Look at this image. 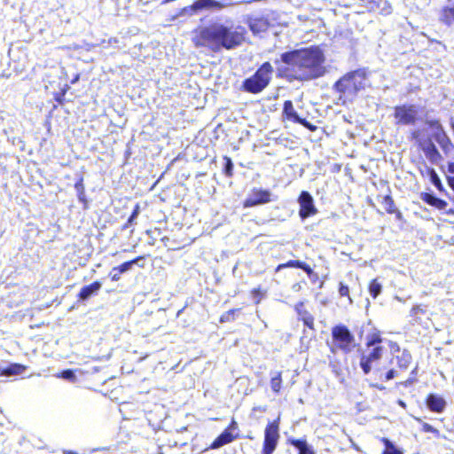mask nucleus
<instances>
[{
    "label": "nucleus",
    "mask_w": 454,
    "mask_h": 454,
    "mask_svg": "<svg viewBox=\"0 0 454 454\" xmlns=\"http://www.w3.org/2000/svg\"><path fill=\"white\" fill-rule=\"evenodd\" d=\"M427 173L431 184L440 192L443 191L442 181L434 168L427 167Z\"/></svg>",
    "instance_id": "nucleus-25"
},
{
    "label": "nucleus",
    "mask_w": 454,
    "mask_h": 454,
    "mask_svg": "<svg viewBox=\"0 0 454 454\" xmlns=\"http://www.w3.org/2000/svg\"><path fill=\"white\" fill-rule=\"evenodd\" d=\"M226 429H230V432L233 433V431L238 429L237 422L234 419H232L231 424L229 425V427Z\"/></svg>",
    "instance_id": "nucleus-50"
},
{
    "label": "nucleus",
    "mask_w": 454,
    "mask_h": 454,
    "mask_svg": "<svg viewBox=\"0 0 454 454\" xmlns=\"http://www.w3.org/2000/svg\"><path fill=\"white\" fill-rule=\"evenodd\" d=\"M78 79H79V75L77 74V75L73 79L72 83L76 82L78 81Z\"/></svg>",
    "instance_id": "nucleus-62"
},
{
    "label": "nucleus",
    "mask_w": 454,
    "mask_h": 454,
    "mask_svg": "<svg viewBox=\"0 0 454 454\" xmlns=\"http://www.w3.org/2000/svg\"><path fill=\"white\" fill-rule=\"evenodd\" d=\"M247 23L254 35L266 31L270 26L269 20L263 17H249Z\"/></svg>",
    "instance_id": "nucleus-15"
},
{
    "label": "nucleus",
    "mask_w": 454,
    "mask_h": 454,
    "mask_svg": "<svg viewBox=\"0 0 454 454\" xmlns=\"http://www.w3.org/2000/svg\"><path fill=\"white\" fill-rule=\"evenodd\" d=\"M383 11L386 12V14H389L392 12V8L390 5H388L387 8H384Z\"/></svg>",
    "instance_id": "nucleus-58"
},
{
    "label": "nucleus",
    "mask_w": 454,
    "mask_h": 454,
    "mask_svg": "<svg viewBox=\"0 0 454 454\" xmlns=\"http://www.w3.org/2000/svg\"><path fill=\"white\" fill-rule=\"evenodd\" d=\"M282 378L281 372H277L275 376L271 377L270 380V387L273 392L278 393L281 388Z\"/></svg>",
    "instance_id": "nucleus-34"
},
{
    "label": "nucleus",
    "mask_w": 454,
    "mask_h": 454,
    "mask_svg": "<svg viewBox=\"0 0 454 454\" xmlns=\"http://www.w3.org/2000/svg\"><path fill=\"white\" fill-rule=\"evenodd\" d=\"M337 349H339V348H337V347L335 346V343H333H333L330 345V350H331V352H332L333 354H335V353H336V351H337Z\"/></svg>",
    "instance_id": "nucleus-53"
},
{
    "label": "nucleus",
    "mask_w": 454,
    "mask_h": 454,
    "mask_svg": "<svg viewBox=\"0 0 454 454\" xmlns=\"http://www.w3.org/2000/svg\"><path fill=\"white\" fill-rule=\"evenodd\" d=\"M372 386L376 387V388H378V389H380V390L385 389V387L382 384H380V383H375V384H372Z\"/></svg>",
    "instance_id": "nucleus-56"
},
{
    "label": "nucleus",
    "mask_w": 454,
    "mask_h": 454,
    "mask_svg": "<svg viewBox=\"0 0 454 454\" xmlns=\"http://www.w3.org/2000/svg\"><path fill=\"white\" fill-rule=\"evenodd\" d=\"M199 12V10H197V7H195V1L192 3V4L189 5V6H185L184 7L181 11H180V15L181 16H192L194 14H196L197 12Z\"/></svg>",
    "instance_id": "nucleus-38"
},
{
    "label": "nucleus",
    "mask_w": 454,
    "mask_h": 454,
    "mask_svg": "<svg viewBox=\"0 0 454 454\" xmlns=\"http://www.w3.org/2000/svg\"><path fill=\"white\" fill-rule=\"evenodd\" d=\"M26 370V366L21 364H10L6 366H0V376H15L21 374Z\"/></svg>",
    "instance_id": "nucleus-21"
},
{
    "label": "nucleus",
    "mask_w": 454,
    "mask_h": 454,
    "mask_svg": "<svg viewBox=\"0 0 454 454\" xmlns=\"http://www.w3.org/2000/svg\"><path fill=\"white\" fill-rule=\"evenodd\" d=\"M283 114L284 116L292 121L294 123H298L307 128L309 130H315L316 126L307 121L305 118H301L299 116L297 112L294 108L293 102L291 100H286L283 106Z\"/></svg>",
    "instance_id": "nucleus-12"
},
{
    "label": "nucleus",
    "mask_w": 454,
    "mask_h": 454,
    "mask_svg": "<svg viewBox=\"0 0 454 454\" xmlns=\"http://www.w3.org/2000/svg\"><path fill=\"white\" fill-rule=\"evenodd\" d=\"M267 410L266 406H255L253 408V412L259 411V412H265Z\"/></svg>",
    "instance_id": "nucleus-51"
},
{
    "label": "nucleus",
    "mask_w": 454,
    "mask_h": 454,
    "mask_svg": "<svg viewBox=\"0 0 454 454\" xmlns=\"http://www.w3.org/2000/svg\"><path fill=\"white\" fill-rule=\"evenodd\" d=\"M395 358L397 364L401 369H407L412 360L411 354L407 349H403L401 355H396Z\"/></svg>",
    "instance_id": "nucleus-23"
},
{
    "label": "nucleus",
    "mask_w": 454,
    "mask_h": 454,
    "mask_svg": "<svg viewBox=\"0 0 454 454\" xmlns=\"http://www.w3.org/2000/svg\"><path fill=\"white\" fill-rule=\"evenodd\" d=\"M271 201V192L269 190L254 188L243 202L244 207H253Z\"/></svg>",
    "instance_id": "nucleus-10"
},
{
    "label": "nucleus",
    "mask_w": 454,
    "mask_h": 454,
    "mask_svg": "<svg viewBox=\"0 0 454 454\" xmlns=\"http://www.w3.org/2000/svg\"><path fill=\"white\" fill-rule=\"evenodd\" d=\"M272 72L273 68L270 63L264 62L252 76L243 81L242 90L253 94L262 92L269 85Z\"/></svg>",
    "instance_id": "nucleus-4"
},
{
    "label": "nucleus",
    "mask_w": 454,
    "mask_h": 454,
    "mask_svg": "<svg viewBox=\"0 0 454 454\" xmlns=\"http://www.w3.org/2000/svg\"><path fill=\"white\" fill-rule=\"evenodd\" d=\"M427 406L430 411L441 413L446 407V401L437 394H429L427 397Z\"/></svg>",
    "instance_id": "nucleus-16"
},
{
    "label": "nucleus",
    "mask_w": 454,
    "mask_h": 454,
    "mask_svg": "<svg viewBox=\"0 0 454 454\" xmlns=\"http://www.w3.org/2000/svg\"><path fill=\"white\" fill-rule=\"evenodd\" d=\"M426 123L430 129H434V131H440L441 129H443V127L439 120H427Z\"/></svg>",
    "instance_id": "nucleus-40"
},
{
    "label": "nucleus",
    "mask_w": 454,
    "mask_h": 454,
    "mask_svg": "<svg viewBox=\"0 0 454 454\" xmlns=\"http://www.w3.org/2000/svg\"><path fill=\"white\" fill-rule=\"evenodd\" d=\"M309 279H310L313 283H315V282L317 280V278H318V275H317V273H316V277H309Z\"/></svg>",
    "instance_id": "nucleus-60"
},
{
    "label": "nucleus",
    "mask_w": 454,
    "mask_h": 454,
    "mask_svg": "<svg viewBox=\"0 0 454 454\" xmlns=\"http://www.w3.org/2000/svg\"><path fill=\"white\" fill-rule=\"evenodd\" d=\"M433 137L441 146L444 153L447 154L454 149V145L444 129H441L440 131H434Z\"/></svg>",
    "instance_id": "nucleus-17"
},
{
    "label": "nucleus",
    "mask_w": 454,
    "mask_h": 454,
    "mask_svg": "<svg viewBox=\"0 0 454 454\" xmlns=\"http://www.w3.org/2000/svg\"><path fill=\"white\" fill-rule=\"evenodd\" d=\"M366 82V73L364 70L357 69L351 71L333 84V90L345 96H354L359 90L364 89Z\"/></svg>",
    "instance_id": "nucleus-3"
},
{
    "label": "nucleus",
    "mask_w": 454,
    "mask_h": 454,
    "mask_svg": "<svg viewBox=\"0 0 454 454\" xmlns=\"http://www.w3.org/2000/svg\"><path fill=\"white\" fill-rule=\"evenodd\" d=\"M332 339L335 346L345 354L350 353L356 347L354 334L344 325H338L332 328Z\"/></svg>",
    "instance_id": "nucleus-5"
},
{
    "label": "nucleus",
    "mask_w": 454,
    "mask_h": 454,
    "mask_svg": "<svg viewBox=\"0 0 454 454\" xmlns=\"http://www.w3.org/2000/svg\"><path fill=\"white\" fill-rule=\"evenodd\" d=\"M291 444L298 450V454H315L313 448L304 439H292Z\"/></svg>",
    "instance_id": "nucleus-22"
},
{
    "label": "nucleus",
    "mask_w": 454,
    "mask_h": 454,
    "mask_svg": "<svg viewBox=\"0 0 454 454\" xmlns=\"http://www.w3.org/2000/svg\"><path fill=\"white\" fill-rule=\"evenodd\" d=\"M424 200L439 209H444L447 206V202L445 200L432 194H426Z\"/></svg>",
    "instance_id": "nucleus-27"
},
{
    "label": "nucleus",
    "mask_w": 454,
    "mask_h": 454,
    "mask_svg": "<svg viewBox=\"0 0 454 454\" xmlns=\"http://www.w3.org/2000/svg\"><path fill=\"white\" fill-rule=\"evenodd\" d=\"M372 374L375 376L376 380L385 382L394 379L396 376V371L390 369L386 373H383L380 368H375Z\"/></svg>",
    "instance_id": "nucleus-24"
},
{
    "label": "nucleus",
    "mask_w": 454,
    "mask_h": 454,
    "mask_svg": "<svg viewBox=\"0 0 454 454\" xmlns=\"http://www.w3.org/2000/svg\"><path fill=\"white\" fill-rule=\"evenodd\" d=\"M325 60V54L317 46L292 50L280 55V62L285 66L278 67V72L280 76L290 81H311L324 76L326 73ZM278 63L279 60L276 59L275 64Z\"/></svg>",
    "instance_id": "nucleus-1"
},
{
    "label": "nucleus",
    "mask_w": 454,
    "mask_h": 454,
    "mask_svg": "<svg viewBox=\"0 0 454 454\" xmlns=\"http://www.w3.org/2000/svg\"><path fill=\"white\" fill-rule=\"evenodd\" d=\"M383 339L381 338L380 334L379 333H373L372 334H369L366 339V346L368 348L370 347H376L380 346L379 344L381 343Z\"/></svg>",
    "instance_id": "nucleus-32"
},
{
    "label": "nucleus",
    "mask_w": 454,
    "mask_h": 454,
    "mask_svg": "<svg viewBox=\"0 0 454 454\" xmlns=\"http://www.w3.org/2000/svg\"><path fill=\"white\" fill-rule=\"evenodd\" d=\"M417 374V368H414L411 372V377L405 381V386H410L414 382V376Z\"/></svg>",
    "instance_id": "nucleus-48"
},
{
    "label": "nucleus",
    "mask_w": 454,
    "mask_h": 454,
    "mask_svg": "<svg viewBox=\"0 0 454 454\" xmlns=\"http://www.w3.org/2000/svg\"><path fill=\"white\" fill-rule=\"evenodd\" d=\"M223 160H224V163H223V173L226 176H231L233 175V162H232V160L228 157V156H224L223 157Z\"/></svg>",
    "instance_id": "nucleus-36"
},
{
    "label": "nucleus",
    "mask_w": 454,
    "mask_h": 454,
    "mask_svg": "<svg viewBox=\"0 0 454 454\" xmlns=\"http://www.w3.org/2000/svg\"><path fill=\"white\" fill-rule=\"evenodd\" d=\"M422 430L425 433H433L437 436L439 435V430L434 428L433 426H431L430 424H428L427 422L422 423Z\"/></svg>",
    "instance_id": "nucleus-42"
},
{
    "label": "nucleus",
    "mask_w": 454,
    "mask_h": 454,
    "mask_svg": "<svg viewBox=\"0 0 454 454\" xmlns=\"http://www.w3.org/2000/svg\"><path fill=\"white\" fill-rule=\"evenodd\" d=\"M74 189L77 192V197L80 202L84 204L87 203V199L85 195V187L83 184V178L80 177L79 180L74 184Z\"/></svg>",
    "instance_id": "nucleus-29"
},
{
    "label": "nucleus",
    "mask_w": 454,
    "mask_h": 454,
    "mask_svg": "<svg viewBox=\"0 0 454 454\" xmlns=\"http://www.w3.org/2000/svg\"><path fill=\"white\" fill-rule=\"evenodd\" d=\"M298 320L302 321L308 328L314 330V317L308 310L298 316Z\"/></svg>",
    "instance_id": "nucleus-30"
},
{
    "label": "nucleus",
    "mask_w": 454,
    "mask_h": 454,
    "mask_svg": "<svg viewBox=\"0 0 454 454\" xmlns=\"http://www.w3.org/2000/svg\"><path fill=\"white\" fill-rule=\"evenodd\" d=\"M121 273H119V271H111L110 273V277H111V279L112 281H118L121 278Z\"/></svg>",
    "instance_id": "nucleus-49"
},
{
    "label": "nucleus",
    "mask_w": 454,
    "mask_h": 454,
    "mask_svg": "<svg viewBox=\"0 0 454 454\" xmlns=\"http://www.w3.org/2000/svg\"><path fill=\"white\" fill-rule=\"evenodd\" d=\"M421 148L426 157L432 164H438L442 160V156L432 140L428 139L426 141Z\"/></svg>",
    "instance_id": "nucleus-13"
},
{
    "label": "nucleus",
    "mask_w": 454,
    "mask_h": 454,
    "mask_svg": "<svg viewBox=\"0 0 454 454\" xmlns=\"http://www.w3.org/2000/svg\"><path fill=\"white\" fill-rule=\"evenodd\" d=\"M298 204L300 206L299 216L303 221L317 213V208L315 206L312 195L307 192L302 191L298 198Z\"/></svg>",
    "instance_id": "nucleus-9"
},
{
    "label": "nucleus",
    "mask_w": 454,
    "mask_h": 454,
    "mask_svg": "<svg viewBox=\"0 0 454 454\" xmlns=\"http://www.w3.org/2000/svg\"><path fill=\"white\" fill-rule=\"evenodd\" d=\"M239 309H230L229 311H227L224 314H223L221 316V318H220L221 322H229L231 320H233L234 319V314Z\"/></svg>",
    "instance_id": "nucleus-41"
},
{
    "label": "nucleus",
    "mask_w": 454,
    "mask_h": 454,
    "mask_svg": "<svg viewBox=\"0 0 454 454\" xmlns=\"http://www.w3.org/2000/svg\"><path fill=\"white\" fill-rule=\"evenodd\" d=\"M303 262H304L300 261V260H289L288 262H286L285 263L279 264L277 267L276 271H279L280 270H282L284 268H297V269H301L302 264H303Z\"/></svg>",
    "instance_id": "nucleus-35"
},
{
    "label": "nucleus",
    "mask_w": 454,
    "mask_h": 454,
    "mask_svg": "<svg viewBox=\"0 0 454 454\" xmlns=\"http://www.w3.org/2000/svg\"><path fill=\"white\" fill-rule=\"evenodd\" d=\"M247 29L241 25L230 26L215 22L199 30L195 44L207 47L213 52L231 51L239 47L246 40Z\"/></svg>",
    "instance_id": "nucleus-2"
},
{
    "label": "nucleus",
    "mask_w": 454,
    "mask_h": 454,
    "mask_svg": "<svg viewBox=\"0 0 454 454\" xmlns=\"http://www.w3.org/2000/svg\"><path fill=\"white\" fill-rule=\"evenodd\" d=\"M382 205L387 213L393 214V213L396 212V209L395 207L394 200L392 199V197L390 195H386L383 198Z\"/></svg>",
    "instance_id": "nucleus-33"
},
{
    "label": "nucleus",
    "mask_w": 454,
    "mask_h": 454,
    "mask_svg": "<svg viewBox=\"0 0 454 454\" xmlns=\"http://www.w3.org/2000/svg\"><path fill=\"white\" fill-rule=\"evenodd\" d=\"M61 379H64L66 380H68L70 382H74L76 380V374L75 372L72 369H66L63 370L59 376Z\"/></svg>",
    "instance_id": "nucleus-37"
},
{
    "label": "nucleus",
    "mask_w": 454,
    "mask_h": 454,
    "mask_svg": "<svg viewBox=\"0 0 454 454\" xmlns=\"http://www.w3.org/2000/svg\"><path fill=\"white\" fill-rule=\"evenodd\" d=\"M137 215H136L135 214L131 213V215L128 218L129 223H134L135 221L137 220Z\"/></svg>",
    "instance_id": "nucleus-52"
},
{
    "label": "nucleus",
    "mask_w": 454,
    "mask_h": 454,
    "mask_svg": "<svg viewBox=\"0 0 454 454\" xmlns=\"http://www.w3.org/2000/svg\"><path fill=\"white\" fill-rule=\"evenodd\" d=\"M102 283L100 281H94L93 283L82 287L78 294L79 301H85L91 296L96 295L101 289Z\"/></svg>",
    "instance_id": "nucleus-18"
},
{
    "label": "nucleus",
    "mask_w": 454,
    "mask_h": 454,
    "mask_svg": "<svg viewBox=\"0 0 454 454\" xmlns=\"http://www.w3.org/2000/svg\"><path fill=\"white\" fill-rule=\"evenodd\" d=\"M397 215V217H398V218H400V217H401V215H402L401 212H400V211H397V215Z\"/></svg>",
    "instance_id": "nucleus-64"
},
{
    "label": "nucleus",
    "mask_w": 454,
    "mask_h": 454,
    "mask_svg": "<svg viewBox=\"0 0 454 454\" xmlns=\"http://www.w3.org/2000/svg\"><path fill=\"white\" fill-rule=\"evenodd\" d=\"M231 4L226 1H217V0H196L195 7L197 10H208V11H220Z\"/></svg>",
    "instance_id": "nucleus-14"
},
{
    "label": "nucleus",
    "mask_w": 454,
    "mask_h": 454,
    "mask_svg": "<svg viewBox=\"0 0 454 454\" xmlns=\"http://www.w3.org/2000/svg\"><path fill=\"white\" fill-rule=\"evenodd\" d=\"M301 287V286L299 283H295L293 285L292 289L295 292H298V291H300Z\"/></svg>",
    "instance_id": "nucleus-54"
},
{
    "label": "nucleus",
    "mask_w": 454,
    "mask_h": 454,
    "mask_svg": "<svg viewBox=\"0 0 454 454\" xmlns=\"http://www.w3.org/2000/svg\"><path fill=\"white\" fill-rule=\"evenodd\" d=\"M382 291V286L378 279H372L369 285V293L372 298H377Z\"/></svg>",
    "instance_id": "nucleus-31"
},
{
    "label": "nucleus",
    "mask_w": 454,
    "mask_h": 454,
    "mask_svg": "<svg viewBox=\"0 0 454 454\" xmlns=\"http://www.w3.org/2000/svg\"><path fill=\"white\" fill-rule=\"evenodd\" d=\"M304 302L299 301L294 306V310L296 311L297 315L300 316L302 312H304L306 309L303 308Z\"/></svg>",
    "instance_id": "nucleus-47"
},
{
    "label": "nucleus",
    "mask_w": 454,
    "mask_h": 454,
    "mask_svg": "<svg viewBox=\"0 0 454 454\" xmlns=\"http://www.w3.org/2000/svg\"><path fill=\"white\" fill-rule=\"evenodd\" d=\"M238 434H234L230 429H224L211 443V449H219L238 438Z\"/></svg>",
    "instance_id": "nucleus-19"
},
{
    "label": "nucleus",
    "mask_w": 454,
    "mask_h": 454,
    "mask_svg": "<svg viewBox=\"0 0 454 454\" xmlns=\"http://www.w3.org/2000/svg\"><path fill=\"white\" fill-rule=\"evenodd\" d=\"M388 347L390 348V352L392 353V355L402 352L400 346L395 341L389 340Z\"/></svg>",
    "instance_id": "nucleus-46"
},
{
    "label": "nucleus",
    "mask_w": 454,
    "mask_h": 454,
    "mask_svg": "<svg viewBox=\"0 0 454 454\" xmlns=\"http://www.w3.org/2000/svg\"><path fill=\"white\" fill-rule=\"evenodd\" d=\"M301 270H302L308 275V277H316V272L306 262H303Z\"/></svg>",
    "instance_id": "nucleus-45"
},
{
    "label": "nucleus",
    "mask_w": 454,
    "mask_h": 454,
    "mask_svg": "<svg viewBox=\"0 0 454 454\" xmlns=\"http://www.w3.org/2000/svg\"><path fill=\"white\" fill-rule=\"evenodd\" d=\"M139 212H140V207H139V205H137H137L135 206V207H134V209H133L132 213L138 216Z\"/></svg>",
    "instance_id": "nucleus-55"
},
{
    "label": "nucleus",
    "mask_w": 454,
    "mask_h": 454,
    "mask_svg": "<svg viewBox=\"0 0 454 454\" xmlns=\"http://www.w3.org/2000/svg\"><path fill=\"white\" fill-rule=\"evenodd\" d=\"M132 224L133 223H129V220H128L127 223L123 225V229H127V228H129Z\"/></svg>",
    "instance_id": "nucleus-61"
},
{
    "label": "nucleus",
    "mask_w": 454,
    "mask_h": 454,
    "mask_svg": "<svg viewBox=\"0 0 454 454\" xmlns=\"http://www.w3.org/2000/svg\"><path fill=\"white\" fill-rule=\"evenodd\" d=\"M426 309H423L420 305H415L410 311V316L412 317H416L418 314H425Z\"/></svg>",
    "instance_id": "nucleus-44"
},
{
    "label": "nucleus",
    "mask_w": 454,
    "mask_h": 454,
    "mask_svg": "<svg viewBox=\"0 0 454 454\" xmlns=\"http://www.w3.org/2000/svg\"><path fill=\"white\" fill-rule=\"evenodd\" d=\"M278 420L270 422L264 430L263 446L261 454H272L277 448L279 438Z\"/></svg>",
    "instance_id": "nucleus-7"
},
{
    "label": "nucleus",
    "mask_w": 454,
    "mask_h": 454,
    "mask_svg": "<svg viewBox=\"0 0 454 454\" xmlns=\"http://www.w3.org/2000/svg\"><path fill=\"white\" fill-rule=\"evenodd\" d=\"M339 294L340 296H347L348 298L349 303H352L353 301L349 296V288L347 285L340 282L339 285Z\"/></svg>",
    "instance_id": "nucleus-39"
},
{
    "label": "nucleus",
    "mask_w": 454,
    "mask_h": 454,
    "mask_svg": "<svg viewBox=\"0 0 454 454\" xmlns=\"http://www.w3.org/2000/svg\"><path fill=\"white\" fill-rule=\"evenodd\" d=\"M440 20L448 26L454 23V2L449 0L448 4L442 7Z\"/></svg>",
    "instance_id": "nucleus-20"
},
{
    "label": "nucleus",
    "mask_w": 454,
    "mask_h": 454,
    "mask_svg": "<svg viewBox=\"0 0 454 454\" xmlns=\"http://www.w3.org/2000/svg\"><path fill=\"white\" fill-rule=\"evenodd\" d=\"M384 348L381 346H376L368 354H363L360 358L359 365L365 375H368L372 370V364L382 357Z\"/></svg>",
    "instance_id": "nucleus-11"
},
{
    "label": "nucleus",
    "mask_w": 454,
    "mask_h": 454,
    "mask_svg": "<svg viewBox=\"0 0 454 454\" xmlns=\"http://www.w3.org/2000/svg\"><path fill=\"white\" fill-rule=\"evenodd\" d=\"M143 256H138L133 260L124 262L119 266L114 267L113 271H119V273H125L132 269L135 264H137L139 261L143 260Z\"/></svg>",
    "instance_id": "nucleus-26"
},
{
    "label": "nucleus",
    "mask_w": 454,
    "mask_h": 454,
    "mask_svg": "<svg viewBox=\"0 0 454 454\" xmlns=\"http://www.w3.org/2000/svg\"><path fill=\"white\" fill-rule=\"evenodd\" d=\"M397 403H398V405H400V406H401V407H403V408H405V407H406V403H404V401H403V400H401V399H399V400L397 401Z\"/></svg>",
    "instance_id": "nucleus-59"
},
{
    "label": "nucleus",
    "mask_w": 454,
    "mask_h": 454,
    "mask_svg": "<svg viewBox=\"0 0 454 454\" xmlns=\"http://www.w3.org/2000/svg\"><path fill=\"white\" fill-rule=\"evenodd\" d=\"M419 109L415 105L395 106L394 117L398 125H414L418 120Z\"/></svg>",
    "instance_id": "nucleus-6"
},
{
    "label": "nucleus",
    "mask_w": 454,
    "mask_h": 454,
    "mask_svg": "<svg viewBox=\"0 0 454 454\" xmlns=\"http://www.w3.org/2000/svg\"><path fill=\"white\" fill-rule=\"evenodd\" d=\"M278 420L270 422L264 430L263 446L261 454H272L277 448L279 438Z\"/></svg>",
    "instance_id": "nucleus-8"
},
{
    "label": "nucleus",
    "mask_w": 454,
    "mask_h": 454,
    "mask_svg": "<svg viewBox=\"0 0 454 454\" xmlns=\"http://www.w3.org/2000/svg\"><path fill=\"white\" fill-rule=\"evenodd\" d=\"M63 454H78V453L74 450H64Z\"/></svg>",
    "instance_id": "nucleus-57"
},
{
    "label": "nucleus",
    "mask_w": 454,
    "mask_h": 454,
    "mask_svg": "<svg viewBox=\"0 0 454 454\" xmlns=\"http://www.w3.org/2000/svg\"><path fill=\"white\" fill-rule=\"evenodd\" d=\"M382 442L385 445L382 454H403V451L397 448L389 439L384 437Z\"/></svg>",
    "instance_id": "nucleus-28"
},
{
    "label": "nucleus",
    "mask_w": 454,
    "mask_h": 454,
    "mask_svg": "<svg viewBox=\"0 0 454 454\" xmlns=\"http://www.w3.org/2000/svg\"><path fill=\"white\" fill-rule=\"evenodd\" d=\"M395 299L399 301H402V298H400L399 296H395Z\"/></svg>",
    "instance_id": "nucleus-63"
},
{
    "label": "nucleus",
    "mask_w": 454,
    "mask_h": 454,
    "mask_svg": "<svg viewBox=\"0 0 454 454\" xmlns=\"http://www.w3.org/2000/svg\"><path fill=\"white\" fill-rule=\"evenodd\" d=\"M448 172L451 175V176L448 177V183L450 187H454V162L448 164Z\"/></svg>",
    "instance_id": "nucleus-43"
}]
</instances>
